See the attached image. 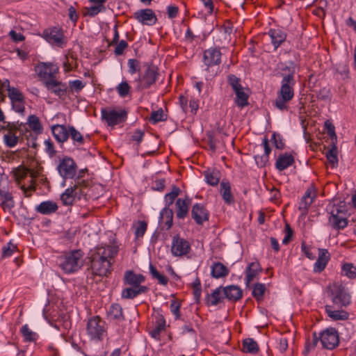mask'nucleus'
<instances>
[{"instance_id": "f257e3e1", "label": "nucleus", "mask_w": 356, "mask_h": 356, "mask_svg": "<svg viewBox=\"0 0 356 356\" xmlns=\"http://www.w3.org/2000/svg\"><path fill=\"white\" fill-rule=\"evenodd\" d=\"M145 280V277L142 274H136L131 270H127L124 275L123 282L128 286L122 291V298L134 299L140 294L147 293L149 290L148 287L141 285Z\"/></svg>"}, {"instance_id": "f03ea898", "label": "nucleus", "mask_w": 356, "mask_h": 356, "mask_svg": "<svg viewBox=\"0 0 356 356\" xmlns=\"http://www.w3.org/2000/svg\"><path fill=\"white\" fill-rule=\"evenodd\" d=\"M280 90L277 92L274 106L280 111H287L288 103L294 97L293 86L295 80L293 74L291 73L284 76L282 80Z\"/></svg>"}, {"instance_id": "7ed1b4c3", "label": "nucleus", "mask_w": 356, "mask_h": 356, "mask_svg": "<svg viewBox=\"0 0 356 356\" xmlns=\"http://www.w3.org/2000/svg\"><path fill=\"white\" fill-rule=\"evenodd\" d=\"M330 213L328 221L333 229H343L348 225V212L343 202L332 205L330 208Z\"/></svg>"}, {"instance_id": "20e7f679", "label": "nucleus", "mask_w": 356, "mask_h": 356, "mask_svg": "<svg viewBox=\"0 0 356 356\" xmlns=\"http://www.w3.org/2000/svg\"><path fill=\"white\" fill-rule=\"evenodd\" d=\"M332 305L336 308L346 307L351 302V296L348 289L341 284H334L329 287Z\"/></svg>"}, {"instance_id": "39448f33", "label": "nucleus", "mask_w": 356, "mask_h": 356, "mask_svg": "<svg viewBox=\"0 0 356 356\" xmlns=\"http://www.w3.org/2000/svg\"><path fill=\"white\" fill-rule=\"evenodd\" d=\"M83 254L80 250H74L60 258L59 266L66 273L77 271L82 266Z\"/></svg>"}, {"instance_id": "423d86ee", "label": "nucleus", "mask_w": 356, "mask_h": 356, "mask_svg": "<svg viewBox=\"0 0 356 356\" xmlns=\"http://www.w3.org/2000/svg\"><path fill=\"white\" fill-rule=\"evenodd\" d=\"M159 76V69L154 65H147L144 72L136 81L139 90L149 88L155 83Z\"/></svg>"}, {"instance_id": "0eeeda50", "label": "nucleus", "mask_w": 356, "mask_h": 356, "mask_svg": "<svg viewBox=\"0 0 356 356\" xmlns=\"http://www.w3.org/2000/svg\"><path fill=\"white\" fill-rule=\"evenodd\" d=\"M102 119L108 126L114 127L124 122L127 118V113L124 110H114L111 108H102L101 110Z\"/></svg>"}, {"instance_id": "6e6552de", "label": "nucleus", "mask_w": 356, "mask_h": 356, "mask_svg": "<svg viewBox=\"0 0 356 356\" xmlns=\"http://www.w3.org/2000/svg\"><path fill=\"white\" fill-rule=\"evenodd\" d=\"M58 174L64 179H75L77 172V165L73 159L65 156L60 160L57 166Z\"/></svg>"}, {"instance_id": "1a4fd4ad", "label": "nucleus", "mask_w": 356, "mask_h": 356, "mask_svg": "<svg viewBox=\"0 0 356 356\" xmlns=\"http://www.w3.org/2000/svg\"><path fill=\"white\" fill-rule=\"evenodd\" d=\"M318 337L322 347L327 350L334 349L339 343V334L337 330L333 327L323 330Z\"/></svg>"}, {"instance_id": "9d476101", "label": "nucleus", "mask_w": 356, "mask_h": 356, "mask_svg": "<svg viewBox=\"0 0 356 356\" xmlns=\"http://www.w3.org/2000/svg\"><path fill=\"white\" fill-rule=\"evenodd\" d=\"M35 72L43 83L54 79L58 72V66L53 63H40L35 67Z\"/></svg>"}, {"instance_id": "9b49d317", "label": "nucleus", "mask_w": 356, "mask_h": 356, "mask_svg": "<svg viewBox=\"0 0 356 356\" xmlns=\"http://www.w3.org/2000/svg\"><path fill=\"white\" fill-rule=\"evenodd\" d=\"M111 261L108 260L98 259V258L91 256V271L95 277L99 278L107 276L110 273Z\"/></svg>"}, {"instance_id": "f8f14e48", "label": "nucleus", "mask_w": 356, "mask_h": 356, "mask_svg": "<svg viewBox=\"0 0 356 356\" xmlns=\"http://www.w3.org/2000/svg\"><path fill=\"white\" fill-rule=\"evenodd\" d=\"M86 329L91 339H99L104 332V322L99 316H95L89 319Z\"/></svg>"}, {"instance_id": "ddd939ff", "label": "nucleus", "mask_w": 356, "mask_h": 356, "mask_svg": "<svg viewBox=\"0 0 356 356\" xmlns=\"http://www.w3.org/2000/svg\"><path fill=\"white\" fill-rule=\"evenodd\" d=\"M134 18L140 24L147 26L154 25L157 22L155 13L150 8L140 9L134 13Z\"/></svg>"}, {"instance_id": "4468645a", "label": "nucleus", "mask_w": 356, "mask_h": 356, "mask_svg": "<svg viewBox=\"0 0 356 356\" xmlns=\"http://www.w3.org/2000/svg\"><path fill=\"white\" fill-rule=\"evenodd\" d=\"M0 197L2 199L1 207L4 211H10L15 207L13 197L9 191L7 181L0 182Z\"/></svg>"}, {"instance_id": "2eb2a0df", "label": "nucleus", "mask_w": 356, "mask_h": 356, "mask_svg": "<svg viewBox=\"0 0 356 356\" xmlns=\"http://www.w3.org/2000/svg\"><path fill=\"white\" fill-rule=\"evenodd\" d=\"M118 251V247L115 245H101L95 248L91 256L98 258L99 260L104 259L111 261V259L117 254Z\"/></svg>"}, {"instance_id": "dca6fc26", "label": "nucleus", "mask_w": 356, "mask_h": 356, "mask_svg": "<svg viewBox=\"0 0 356 356\" xmlns=\"http://www.w3.org/2000/svg\"><path fill=\"white\" fill-rule=\"evenodd\" d=\"M191 245L189 243L176 235L172 238L171 252L175 256H184L190 252Z\"/></svg>"}, {"instance_id": "f3484780", "label": "nucleus", "mask_w": 356, "mask_h": 356, "mask_svg": "<svg viewBox=\"0 0 356 356\" xmlns=\"http://www.w3.org/2000/svg\"><path fill=\"white\" fill-rule=\"evenodd\" d=\"M42 38L49 43H65L64 35L60 27L54 26L46 29L42 33Z\"/></svg>"}, {"instance_id": "a211bd4d", "label": "nucleus", "mask_w": 356, "mask_h": 356, "mask_svg": "<svg viewBox=\"0 0 356 356\" xmlns=\"http://www.w3.org/2000/svg\"><path fill=\"white\" fill-rule=\"evenodd\" d=\"M316 197L315 188L313 186H311L306 190L299 204L298 209L301 211L302 215L306 216L307 214L309 208L314 202Z\"/></svg>"}, {"instance_id": "6ab92c4d", "label": "nucleus", "mask_w": 356, "mask_h": 356, "mask_svg": "<svg viewBox=\"0 0 356 356\" xmlns=\"http://www.w3.org/2000/svg\"><path fill=\"white\" fill-rule=\"evenodd\" d=\"M191 217L197 225H202L209 220V212L203 204L196 203L192 207Z\"/></svg>"}, {"instance_id": "aec40b11", "label": "nucleus", "mask_w": 356, "mask_h": 356, "mask_svg": "<svg viewBox=\"0 0 356 356\" xmlns=\"http://www.w3.org/2000/svg\"><path fill=\"white\" fill-rule=\"evenodd\" d=\"M44 84L48 90L57 97H64L67 92V85L58 81L56 77L51 79L50 80H47V81Z\"/></svg>"}, {"instance_id": "412c9836", "label": "nucleus", "mask_w": 356, "mask_h": 356, "mask_svg": "<svg viewBox=\"0 0 356 356\" xmlns=\"http://www.w3.org/2000/svg\"><path fill=\"white\" fill-rule=\"evenodd\" d=\"M221 52L216 47H211L204 51L203 62L209 67L218 65L220 63Z\"/></svg>"}, {"instance_id": "4be33fe9", "label": "nucleus", "mask_w": 356, "mask_h": 356, "mask_svg": "<svg viewBox=\"0 0 356 356\" xmlns=\"http://www.w3.org/2000/svg\"><path fill=\"white\" fill-rule=\"evenodd\" d=\"M89 181L86 179H81V176H77L74 179V184L72 186V189L76 192V197L78 200L82 199L86 200L88 191Z\"/></svg>"}, {"instance_id": "5701e85b", "label": "nucleus", "mask_w": 356, "mask_h": 356, "mask_svg": "<svg viewBox=\"0 0 356 356\" xmlns=\"http://www.w3.org/2000/svg\"><path fill=\"white\" fill-rule=\"evenodd\" d=\"M191 199L188 197L178 198L175 202V213L178 219H184L188 214Z\"/></svg>"}, {"instance_id": "b1692460", "label": "nucleus", "mask_w": 356, "mask_h": 356, "mask_svg": "<svg viewBox=\"0 0 356 356\" xmlns=\"http://www.w3.org/2000/svg\"><path fill=\"white\" fill-rule=\"evenodd\" d=\"M220 193L225 204L230 205L234 203V197L232 193L231 184L227 180H222L220 184Z\"/></svg>"}, {"instance_id": "393cba45", "label": "nucleus", "mask_w": 356, "mask_h": 356, "mask_svg": "<svg viewBox=\"0 0 356 356\" xmlns=\"http://www.w3.org/2000/svg\"><path fill=\"white\" fill-rule=\"evenodd\" d=\"M334 305H327L325 310L327 316L334 321H346L349 318V314L341 309H334Z\"/></svg>"}, {"instance_id": "a878e982", "label": "nucleus", "mask_w": 356, "mask_h": 356, "mask_svg": "<svg viewBox=\"0 0 356 356\" xmlns=\"http://www.w3.org/2000/svg\"><path fill=\"white\" fill-rule=\"evenodd\" d=\"M58 206L56 202L52 200H47L42 202L35 207V211L42 215H50L56 212Z\"/></svg>"}, {"instance_id": "bb28decb", "label": "nucleus", "mask_w": 356, "mask_h": 356, "mask_svg": "<svg viewBox=\"0 0 356 356\" xmlns=\"http://www.w3.org/2000/svg\"><path fill=\"white\" fill-rule=\"evenodd\" d=\"M262 145L264 147V153L261 155H256L254 156V159L257 166L264 167L269 161V154L271 152V148L269 145L268 139L266 137H264L262 140Z\"/></svg>"}, {"instance_id": "cd10ccee", "label": "nucleus", "mask_w": 356, "mask_h": 356, "mask_svg": "<svg viewBox=\"0 0 356 356\" xmlns=\"http://www.w3.org/2000/svg\"><path fill=\"white\" fill-rule=\"evenodd\" d=\"M330 258V254L326 249L318 250V259L314 265V270L316 273L323 271Z\"/></svg>"}, {"instance_id": "c85d7f7f", "label": "nucleus", "mask_w": 356, "mask_h": 356, "mask_svg": "<svg viewBox=\"0 0 356 356\" xmlns=\"http://www.w3.org/2000/svg\"><path fill=\"white\" fill-rule=\"evenodd\" d=\"M51 132L55 139L60 143L67 141L69 138V128L63 124H56L51 127Z\"/></svg>"}, {"instance_id": "c756f323", "label": "nucleus", "mask_w": 356, "mask_h": 356, "mask_svg": "<svg viewBox=\"0 0 356 356\" xmlns=\"http://www.w3.org/2000/svg\"><path fill=\"white\" fill-rule=\"evenodd\" d=\"M24 124L25 127L26 125L29 126L32 134L35 136H38L43 132V126L39 118L35 115H30L27 118L26 122Z\"/></svg>"}, {"instance_id": "7c9ffc66", "label": "nucleus", "mask_w": 356, "mask_h": 356, "mask_svg": "<svg viewBox=\"0 0 356 356\" xmlns=\"http://www.w3.org/2000/svg\"><path fill=\"white\" fill-rule=\"evenodd\" d=\"M222 293L225 298L234 301L241 299L243 295L241 288L235 285H230L222 288Z\"/></svg>"}, {"instance_id": "2f4dec72", "label": "nucleus", "mask_w": 356, "mask_h": 356, "mask_svg": "<svg viewBox=\"0 0 356 356\" xmlns=\"http://www.w3.org/2000/svg\"><path fill=\"white\" fill-rule=\"evenodd\" d=\"M294 163V157L288 153L280 154L275 162V168L282 171Z\"/></svg>"}, {"instance_id": "473e14b6", "label": "nucleus", "mask_w": 356, "mask_h": 356, "mask_svg": "<svg viewBox=\"0 0 356 356\" xmlns=\"http://www.w3.org/2000/svg\"><path fill=\"white\" fill-rule=\"evenodd\" d=\"M261 272L260 264L258 261L250 263L245 270L246 284L248 285L254 278Z\"/></svg>"}, {"instance_id": "72a5a7b5", "label": "nucleus", "mask_w": 356, "mask_h": 356, "mask_svg": "<svg viewBox=\"0 0 356 356\" xmlns=\"http://www.w3.org/2000/svg\"><path fill=\"white\" fill-rule=\"evenodd\" d=\"M107 315L109 318L116 320L118 321H122L124 320L122 307L118 303H113L111 305L107 312Z\"/></svg>"}, {"instance_id": "f704fd0d", "label": "nucleus", "mask_w": 356, "mask_h": 356, "mask_svg": "<svg viewBox=\"0 0 356 356\" xmlns=\"http://www.w3.org/2000/svg\"><path fill=\"white\" fill-rule=\"evenodd\" d=\"M225 296L222 293V287H218L215 289L210 295H208L206 299L208 305L216 306L222 301Z\"/></svg>"}, {"instance_id": "c9c22d12", "label": "nucleus", "mask_w": 356, "mask_h": 356, "mask_svg": "<svg viewBox=\"0 0 356 356\" xmlns=\"http://www.w3.org/2000/svg\"><path fill=\"white\" fill-rule=\"evenodd\" d=\"M206 182L213 186H217L220 179V172L218 170L208 169L204 172Z\"/></svg>"}, {"instance_id": "e433bc0d", "label": "nucleus", "mask_w": 356, "mask_h": 356, "mask_svg": "<svg viewBox=\"0 0 356 356\" xmlns=\"http://www.w3.org/2000/svg\"><path fill=\"white\" fill-rule=\"evenodd\" d=\"M268 35L271 38L273 44H280L284 42L286 37L285 31L280 29H270Z\"/></svg>"}, {"instance_id": "4c0bfd02", "label": "nucleus", "mask_w": 356, "mask_h": 356, "mask_svg": "<svg viewBox=\"0 0 356 356\" xmlns=\"http://www.w3.org/2000/svg\"><path fill=\"white\" fill-rule=\"evenodd\" d=\"M211 275L215 278H220L227 276L229 273L227 268L220 262H216L211 266Z\"/></svg>"}, {"instance_id": "58836bf2", "label": "nucleus", "mask_w": 356, "mask_h": 356, "mask_svg": "<svg viewBox=\"0 0 356 356\" xmlns=\"http://www.w3.org/2000/svg\"><path fill=\"white\" fill-rule=\"evenodd\" d=\"M160 221L166 225V229H169L172 225L173 211L168 207H165L160 213Z\"/></svg>"}, {"instance_id": "ea45409f", "label": "nucleus", "mask_w": 356, "mask_h": 356, "mask_svg": "<svg viewBox=\"0 0 356 356\" xmlns=\"http://www.w3.org/2000/svg\"><path fill=\"white\" fill-rule=\"evenodd\" d=\"M60 200L63 204L65 206L72 205L76 199V192L74 189H72V186L67 189L61 194Z\"/></svg>"}, {"instance_id": "a19ab883", "label": "nucleus", "mask_w": 356, "mask_h": 356, "mask_svg": "<svg viewBox=\"0 0 356 356\" xmlns=\"http://www.w3.org/2000/svg\"><path fill=\"white\" fill-rule=\"evenodd\" d=\"M259 346L253 339L248 338L243 341V350L245 353L257 354L259 351Z\"/></svg>"}, {"instance_id": "79ce46f5", "label": "nucleus", "mask_w": 356, "mask_h": 356, "mask_svg": "<svg viewBox=\"0 0 356 356\" xmlns=\"http://www.w3.org/2000/svg\"><path fill=\"white\" fill-rule=\"evenodd\" d=\"M92 5L88 8V14L95 16L104 10L106 0H90Z\"/></svg>"}, {"instance_id": "37998d69", "label": "nucleus", "mask_w": 356, "mask_h": 356, "mask_svg": "<svg viewBox=\"0 0 356 356\" xmlns=\"http://www.w3.org/2000/svg\"><path fill=\"white\" fill-rule=\"evenodd\" d=\"M165 321L161 316L156 320L154 329L150 332L151 336L156 339H159L161 332L165 330Z\"/></svg>"}, {"instance_id": "c03bdc74", "label": "nucleus", "mask_w": 356, "mask_h": 356, "mask_svg": "<svg viewBox=\"0 0 356 356\" xmlns=\"http://www.w3.org/2000/svg\"><path fill=\"white\" fill-rule=\"evenodd\" d=\"M234 92L236 96L235 102L238 107L243 108L248 105V95L244 92L243 88Z\"/></svg>"}, {"instance_id": "a18cd8bd", "label": "nucleus", "mask_w": 356, "mask_h": 356, "mask_svg": "<svg viewBox=\"0 0 356 356\" xmlns=\"http://www.w3.org/2000/svg\"><path fill=\"white\" fill-rule=\"evenodd\" d=\"M180 192L181 190L178 186H173L171 192L165 194V207L169 208V207L173 204L175 199L178 197Z\"/></svg>"}, {"instance_id": "49530a36", "label": "nucleus", "mask_w": 356, "mask_h": 356, "mask_svg": "<svg viewBox=\"0 0 356 356\" xmlns=\"http://www.w3.org/2000/svg\"><path fill=\"white\" fill-rule=\"evenodd\" d=\"M3 140L8 147L12 148L18 143L19 137L16 136L15 133L8 131V133L3 135Z\"/></svg>"}, {"instance_id": "de8ad7c7", "label": "nucleus", "mask_w": 356, "mask_h": 356, "mask_svg": "<svg viewBox=\"0 0 356 356\" xmlns=\"http://www.w3.org/2000/svg\"><path fill=\"white\" fill-rule=\"evenodd\" d=\"M69 136L71 137L74 143H77L79 145L84 143V138L82 134L73 126L69 127Z\"/></svg>"}, {"instance_id": "09e8293b", "label": "nucleus", "mask_w": 356, "mask_h": 356, "mask_svg": "<svg viewBox=\"0 0 356 356\" xmlns=\"http://www.w3.org/2000/svg\"><path fill=\"white\" fill-rule=\"evenodd\" d=\"M149 271L153 278L156 279L160 284L165 286L168 284L167 277L161 275L152 264L149 265Z\"/></svg>"}, {"instance_id": "8fccbe9b", "label": "nucleus", "mask_w": 356, "mask_h": 356, "mask_svg": "<svg viewBox=\"0 0 356 356\" xmlns=\"http://www.w3.org/2000/svg\"><path fill=\"white\" fill-rule=\"evenodd\" d=\"M265 291V284L261 283H257L253 287L252 296L257 301H260L263 299Z\"/></svg>"}, {"instance_id": "3c124183", "label": "nucleus", "mask_w": 356, "mask_h": 356, "mask_svg": "<svg viewBox=\"0 0 356 356\" xmlns=\"http://www.w3.org/2000/svg\"><path fill=\"white\" fill-rule=\"evenodd\" d=\"M31 173L30 170L24 166H20L14 170V175L18 184L25 179L29 174L31 175Z\"/></svg>"}, {"instance_id": "603ef678", "label": "nucleus", "mask_w": 356, "mask_h": 356, "mask_svg": "<svg viewBox=\"0 0 356 356\" xmlns=\"http://www.w3.org/2000/svg\"><path fill=\"white\" fill-rule=\"evenodd\" d=\"M166 118L163 113L162 108H159L157 111H152L149 118V121L152 124H156L159 122L165 120Z\"/></svg>"}, {"instance_id": "864d4df0", "label": "nucleus", "mask_w": 356, "mask_h": 356, "mask_svg": "<svg viewBox=\"0 0 356 356\" xmlns=\"http://www.w3.org/2000/svg\"><path fill=\"white\" fill-rule=\"evenodd\" d=\"M134 228L135 229V236L136 238L137 239L140 237L143 236L147 230V224L145 221L140 220L136 225H134Z\"/></svg>"}, {"instance_id": "5fc2aeb1", "label": "nucleus", "mask_w": 356, "mask_h": 356, "mask_svg": "<svg viewBox=\"0 0 356 356\" xmlns=\"http://www.w3.org/2000/svg\"><path fill=\"white\" fill-rule=\"evenodd\" d=\"M12 42L17 43L24 41L25 37L22 34V31L17 28H15L8 33Z\"/></svg>"}, {"instance_id": "6e6d98bb", "label": "nucleus", "mask_w": 356, "mask_h": 356, "mask_svg": "<svg viewBox=\"0 0 356 356\" xmlns=\"http://www.w3.org/2000/svg\"><path fill=\"white\" fill-rule=\"evenodd\" d=\"M326 158L332 168H334L338 163L337 152L336 148L329 149L326 152Z\"/></svg>"}, {"instance_id": "4d7b16f0", "label": "nucleus", "mask_w": 356, "mask_h": 356, "mask_svg": "<svg viewBox=\"0 0 356 356\" xmlns=\"http://www.w3.org/2000/svg\"><path fill=\"white\" fill-rule=\"evenodd\" d=\"M8 95L10 99L11 102L15 101H23L24 99L23 94L15 87H12L11 89H8Z\"/></svg>"}, {"instance_id": "13d9d810", "label": "nucleus", "mask_w": 356, "mask_h": 356, "mask_svg": "<svg viewBox=\"0 0 356 356\" xmlns=\"http://www.w3.org/2000/svg\"><path fill=\"white\" fill-rule=\"evenodd\" d=\"M17 250V247L15 244L11 241L8 243L6 246H3L2 248L1 257L6 258L13 255V254Z\"/></svg>"}, {"instance_id": "bf43d9fd", "label": "nucleus", "mask_w": 356, "mask_h": 356, "mask_svg": "<svg viewBox=\"0 0 356 356\" xmlns=\"http://www.w3.org/2000/svg\"><path fill=\"white\" fill-rule=\"evenodd\" d=\"M229 84L232 88L233 90L237 91L243 88L241 84V79L234 74H230L227 77Z\"/></svg>"}, {"instance_id": "052dcab7", "label": "nucleus", "mask_w": 356, "mask_h": 356, "mask_svg": "<svg viewBox=\"0 0 356 356\" xmlns=\"http://www.w3.org/2000/svg\"><path fill=\"white\" fill-rule=\"evenodd\" d=\"M343 273L349 278L356 277V267L351 264H346L342 266Z\"/></svg>"}, {"instance_id": "680f3d73", "label": "nucleus", "mask_w": 356, "mask_h": 356, "mask_svg": "<svg viewBox=\"0 0 356 356\" xmlns=\"http://www.w3.org/2000/svg\"><path fill=\"white\" fill-rule=\"evenodd\" d=\"M2 129L8 130V131L14 132V131H19L23 132L24 129L26 131V127H25V124L21 122V123H8L6 126H3L1 127Z\"/></svg>"}, {"instance_id": "e2e57ef3", "label": "nucleus", "mask_w": 356, "mask_h": 356, "mask_svg": "<svg viewBox=\"0 0 356 356\" xmlns=\"http://www.w3.org/2000/svg\"><path fill=\"white\" fill-rule=\"evenodd\" d=\"M21 332L26 341H33L35 340V333L32 332L27 325H24V326H22L21 329Z\"/></svg>"}, {"instance_id": "0e129e2a", "label": "nucleus", "mask_w": 356, "mask_h": 356, "mask_svg": "<svg viewBox=\"0 0 356 356\" xmlns=\"http://www.w3.org/2000/svg\"><path fill=\"white\" fill-rule=\"evenodd\" d=\"M24 136L27 139V145L29 147L33 148H36L38 147V143L36 142L37 136H33V134H32V132L28 129H26Z\"/></svg>"}, {"instance_id": "69168bd1", "label": "nucleus", "mask_w": 356, "mask_h": 356, "mask_svg": "<svg viewBox=\"0 0 356 356\" xmlns=\"http://www.w3.org/2000/svg\"><path fill=\"white\" fill-rule=\"evenodd\" d=\"M116 90L120 97H124L129 94L130 87L127 82H122L117 86Z\"/></svg>"}, {"instance_id": "338daca9", "label": "nucleus", "mask_w": 356, "mask_h": 356, "mask_svg": "<svg viewBox=\"0 0 356 356\" xmlns=\"http://www.w3.org/2000/svg\"><path fill=\"white\" fill-rule=\"evenodd\" d=\"M44 145L45 152L49 154L50 157H53L56 155V151L55 150L54 143L50 138L45 140Z\"/></svg>"}, {"instance_id": "774afa93", "label": "nucleus", "mask_w": 356, "mask_h": 356, "mask_svg": "<svg viewBox=\"0 0 356 356\" xmlns=\"http://www.w3.org/2000/svg\"><path fill=\"white\" fill-rule=\"evenodd\" d=\"M271 140L277 149H282L284 147V143L282 141V138L280 134L274 132L272 134Z\"/></svg>"}]
</instances>
